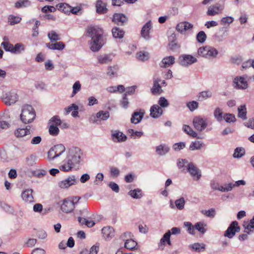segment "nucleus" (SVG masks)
Here are the masks:
<instances>
[{"mask_svg": "<svg viewBox=\"0 0 254 254\" xmlns=\"http://www.w3.org/2000/svg\"><path fill=\"white\" fill-rule=\"evenodd\" d=\"M103 32L98 27L89 26L87 28V36L91 38L90 49L93 52L98 51L104 45Z\"/></svg>", "mask_w": 254, "mask_h": 254, "instance_id": "nucleus-1", "label": "nucleus"}, {"mask_svg": "<svg viewBox=\"0 0 254 254\" xmlns=\"http://www.w3.org/2000/svg\"><path fill=\"white\" fill-rule=\"evenodd\" d=\"M218 53V51L214 47L205 46L200 47L198 49L196 56L213 60L217 57Z\"/></svg>", "mask_w": 254, "mask_h": 254, "instance_id": "nucleus-2", "label": "nucleus"}, {"mask_svg": "<svg viewBox=\"0 0 254 254\" xmlns=\"http://www.w3.org/2000/svg\"><path fill=\"white\" fill-rule=\"evenodd\" d=\"M78 196L70 197L59 202L61 210L66 213L71 212L75 208V205L80 199Z\"/></svg>", "mask_w": 254, "mask_h": 254, "instance_id": "nucleus-3", "label": "nucleus"}, {"mask_svg": "<svg viewBox=\"0 0 254 254\" xmlns=\"http://www.w3.org/2000/svg\"><path fill=\"white\" fill-rule=\"evenodd\" d=\"M36 114L31 105H26L23 106L20 114V120L24 124L32 123L35 119Z\"/></svg>", "mask_w": 254, "mask_h": 254, "instance_id": "nucleus-4", "label": "nucleus"}, {"mask_svg": "<svg viewBox=\"0 0 254 254\" xmlns=\"http://www.w3.org/2000/svg\"><path fill=\"white\" fill-rule=\"evenodd\" d=\"M82 156V153L79 148L73 147L69 150L67 157L74 164L76 168L79 169Z\"/></svg>", "mask_w": 254, "mask_h": 254, "instance_id": "nucleus-5", "label": "nucleus"}, {"mask_svg": "<svg viewBox=\"0 0 254 254\" xmlns=\"http://www.w3.org/2000/svg\"><path fill=\"white\" fill-rule=\"evenodd\" d=\"M65 147L62 144L55 145L48 152L47 159L49 161H53L60 156L65 152Z\"/></svg>", "mask_w": 254, "mask_h": 254, "instance_id": "nucleus-6", "label": "nucleus"}, {"mask_svg": "<svg viewBox=\"0 0 254 254\" xmlns=\"http://www.w3.org/2000/svg\"><path fill=\"white\" fill-rule=\"evenodd\" d=\"M194 127L198 131L204 130L208 125L207 119L200 116L194 117L192 120Z\"/></svg>", "mask_w": 254, "mask_h": 254, "instance_id": "nucleus-7", "label": "nucleus"}, {"mask_svg": "<svg viewBox=\"0 0 254 254\" xmlns=\"http://www.w3.org/2000/svg\"><path fill=\"white\" fill-rule=\"evenodd\" d=\"M30 128V126L19 127L15 130L14 135L17 138H24L25 140H29L31 138Z\"/></svg>", "mask_w": 254, "mask_h": 254, "instance_id": "nucleus-8", "label": "nucleus"}, {"mask_svg": "<svg viewBox=\"0 0 254 254\" xmlns=\"http://www.w3.org/2000/svg\"><path fill=\"white\" fill-rule=\"evenodd\" d=\"M78 182V181L75 176L70 175L65 179L59 182L58 186L62 189H66L71 186L77 184Z\"/></svg>", "mask_w": 254, "mask_h": 254, "instance_id": "nucleus-9", "label": "nucleus"}, {"mask_svg": "<svg viewBox=\"0 0 254 254\" xmlns=\"http://www.w3.org/2000/svg\"><path fill=\"white\" fill-rule=\"evenodd\" d=\"M197 62L196 58L191 55L184 54L179 58V64L184 67H188L190 65L196 63Z\"/></svg>", "mask_w": 254, "mask_h": 254, "instance_id": "nucleus-10", "label": "nucleus"}, {"mask_svg": "<svg viewBox=\"0 0 254 254\" xmlns=\"http://www.w3.org/2000/svg\"><path fill=\"white\" fill-rule=\"evenodd\" d=\"M240 228L236 221H233L224 232V236L229 239L232 238L236 232L240 231Z\"/></svg>", "mask_w": 254, "mask_h": 254, "instance_id": "nucleus-11", "label": "nucleus"}, {"mask_svg": "<svg viewBox=\"0 0 254 254\" xmlns=\"http://www.w3.org/2000/svg\"><path fill=\"white\" fill-rule=\"evenodd\" d=\"M193 180L198 181L201 177V171L192 163H190L187 169Z\"/></svg>", "mask_w": 254, "mask_h": 254, "instance_id": "nucleus-12", "label": "nucleus"}, {"mask_svg": "<svg viewBox=\"0 0 254 254\" xmlns=\"http://www.w3.org/2000/svg\"><path fill=\"white\" fill-rule=\"evenodd\" d=\"M247 79L244 76H237L233 80V86L240 89H246L248 88Z\"/></svg>", "mask_w": 254, "mask_h": 254, "instance_id": "nucleus-13", "label": "nucleus"}, {"mask_svg": "<svg viewBox=\"0 0 254 254\" xmlns=\"http://www.w3.org/2000/svg\"><path fill=\"white\" fill-rule=\"evenodd\" d=\"M18 99L17 93L14 91H10L6 93L4 95L3 100L7 105L14 104Z\"/></svg>", "mask_w": 254, "mask_h": 254, "instance_id": "nucleus-14", "label": "nucleus"}, {"mask_svg": "<svg viewBox=\"0 0 254 254\" xmlns=\"http://www.w3.org/2000/svg\"><path fill=\"white\" fill-rule=\"evenodd\" d=\"M59 169L61 171L64 172H69L71 171L72 169L77 170L76 167L74 164L68 159L66 157V158L64 160L61 165L60 166Z\"/></svg>", "mask_w": 254, "mask_h": 254, "instance_id": "nucleus-15", "label": "nucleus"}, {"mask_svg": "<svg viewBox=\"0 0 254 254\" xmlns=\"http://www.w3.org/2000/svg\"><path fill=\"white\" fill-rule=\"evenodd\" d=\"M170 150V147L166 143H161L155 147L157 155L160 156H165Z\"/></svg>", "mask_w": 254, "mask_h": 254, "instance_id": "nucleus-16", "label": "nucleus"}, {"mask_svg": "<svg viewBox=\"0 0 254 254\" xmlns=\"http://www.w3.org/2000/svg\"><path fill=\"white\" fill-rule=\"evenodd\" d=\"M193 24L188 22L183 21L179 23L176 26V30L182 34H185L186 32L192 29Z\"/></svg>", "mask_w": 254, "mask_h": 254, "instance_id": "nucleus-17", "label": "nucleus"}, {"mask_svg": "<svg viewBox=\"0 0 254 254\" xmlns=\"http://www.w3.org/2000/svg\"><path fill=\"white\" fill-rule=\"evenodd\" d=\"M111 132L112 139L115 142H124L127 139V136L122 131L119 130H112Z\"/></svg>", "mask_w": 254, "mask_h": 254, "instance_id": "nucleus-18", "label": "nucleus"}, {"mask_svg": "<svg viewBox=\"0 0 254 254\" xmlns=\"http://www.w3.org/2000/svg\"><path fill=\"white\" fill-rule=\"evenodd\" d=\"M113 56L111 54H102L97 57L98 63L101 64H108L112 62Z\"/></svg>", "mask_w": 254, "mask_h": 254, "instance_id": "nucleus-19", "label": "nucleus"}, {"mask_svg": "<svg viewBox=\"0 0 254 254\" xmlns=\"http://www.w3.org/2000/svg\"><path fill=\"white\" fill-rule=\"evenodd\" d=\"M151 28L152 24L150 21H149L147 22H146L142 28L141 31V35L146 40H148L150 39L149 33Z\"/></svg>", "mask_w": 254, "mask_h": 254, "instance_id": "nucleus-20", "label": "nucleus"}, {"mask_svg": "<svg viewBox=\"0 0 254 254\" xmlns=\"http://www.w3.org/2000/svg\"><path fill=\"white\" fill-rule=\"evenodd\" d=\"M150 116L154 119H157L163 114V110L158 105H154L150 109Z\"/></svg>", "mask_w": 254, "mask_h": 254, "instance_id": "nucleus-21", "label": "nucleus"}, {"mask_svg": "<svg viewBox=\"0 0 254 254\" xmlns=\"http://www.w3.org/2000/svg\"><path fill=\"white\" fill-rule=\"evenodd\" d=\"M127 20V18L122 13H115L112 21L118 25H123Z\"/></svg>", "mask_w": 254, "mask_h": 254, "instance_id": "nucleus-22", "label": "nucleus"}, {"mask_svg": "<svg viewBox=\"0 0 254 254\" xmlns=\"http://www.w3.org/2000/svg\"><path fill=\"white\" fill-rule=\"evenodd\" d=\"M102 232L104 238L109 240L115 236V231L113 227L108 226L102 228Z\"/></svg>", "mask_w": 254, "mask_h": 254, "instance_id": "nucleus-23", "label": "nucleus"}, {"mask_svg": "<svg viewBox=\"0 0 254 254\" xmlns=\"http://www.w3.org/2000/svg\"><path fill=\"white\" fill-rule=\"evenodd\" d=\"M33 190L32 189H27L21 193L22 199L26 202L31 203L34 202V198L32 195Z\"/></svg>", "mask_w": 254, "mask_h": 254, "instance_id": "nucleus-24", "label": "nucleus"}, {"mask_svg": "<svg viewBox=\"0 0 254 254\" xmlns=\"http://www.w3.org/2000/svg\"><path fill=\"white\" fill-rule=\"evenodd\" d=\"M175 58L174 56H169L163 58L160 64L161 67L166 68L173 65L175 63Z\"/></svg>", "mask_w": 254, "mask_h": 254, "instance_id": "nucleus-25", "label": "nucleus"}, {"mask_svg": "<svg viewBox=\"0 0 254 254\" xmlns=\"http://www.w3.org/2000/svg\"><path fill=\"white\" fill-rule=\"evenodd\" d=\"M170 237H171V233L169 231H167L166 233H165L162 238L160 240V242L159 244V246H165L166 244H167L168 245L171 246V242L170 240Z\"/></svg>", "mask_w": 254, "mask_h": 254, "instance_id": "nucleus-26", "label": "nucleus"}, {"mask_svg": "<svg viewBox=\"0 0 254 254\" xmlns=\"http://www.w3.org/2000/svg\"><path fill=\"white\" fill-rule=\"evenodd\" d=\"M212 92L209 90H206L200 92L197 95V97L199 101L205 100L208 98H211Z\"/></svg>", "mask_w": 254, "mask_h": 254, "instance_id": "nucleus-27", "label": "nucleus"}, {"mask_svg": "<svg viewBox=\"0 0 254 254\" xmlns=\"http://www.w3.org/2000/svg\"><path fill=\"white\" fill-rule=\"evenodd\" d=\"M128 194L134 199H140L143 196L142 190L138 188L130 190Z\"/></svg>", "mask_w": 254, "mask_h": 254, "instance_id": "nucleus-28", "label": "nucleus"}, {"mask_svg": "<svg viewBox=\"0 0 254 254\" xmlns=\"http://www.w3.org/2000/svg\"><path fill=\"white\" fill-rule=\"evenodd\" d=\"M46 46L49 49L53 50H62L65 47L64 43L62 42H58L56 43H47Z\"/></svg>", "mask_w": 254, "mask_h": 254, "instance_id": "nucleus-29", "label": "nucleus"}, {"mask_svg": "<svg viewBox=\"0 0 254 254\" xmlns=\"http://www.w3.org/2000/svg\"><path fill=\"white\" fill-rule=\"evenodd\" d=\"M96 11L98 13H105L107 11L106 4L103 2L101 0H98L96 4Z\"/></svg>", "mask_w": 254, "mask_h": 254, "instance_id": "nucleus-30", "label": "nucleus"}, {"mask_svg": "<svg viewBox=\"0 0 254 254\" xmlns=\"http://www.w3.org/2000/svg\"><path fill=\"white\" fill-rule=\"evenodd\" d=\"M137 242L131 239L126 240L125 243V247L130 251L137 250Z\"/></svg>", "mask_w": 254, "mask_h": 254, "instance_id": "nucleus-31", "label": "nucleus"}, {"mask_svg": "<svg viewBox=\"0 0 254 254\" xmlns=\"http://www.w3.org/2000/svg\"><path fill=\"white\" fill-rule=\"evenodd\" d=\"M125 90V88L123 85L118 86H111L107 87V91L110 93H115L119 92L122 93Z\"/></svg>", "mask_w": 254, "mask_h": 254, "instance_id": "nucleus-32", "label": "nucleus"}, {"mask_svg": "<svg viewBox=\"0 0 254 254\" xmlns=\"http://www.w3.org/2000/svg\"><path fill=\"white\" fill-rule=\"evenodd\" d=\"M204 146V144L202 141L195 140L190 143L189 146V149L191 151H194L196 150H200Z\"/></svg>", "mask_w": 254, "mask_h": 254, "instance_id": "nucleus-33", "label": "nucleus"}, {"mask_svg": "<svg viewBox=\"0 0 254 254\" xmlns=\"http://www.w3.org/2000/svg\"><path fill=\"white\" fill-rule=\"evenodd\" d=\"M243 227L245 229V232L249 234L251 232L254 230V215L250 222H244Z\"/></svg>", "mask_w": 254, "mask_h": 254, "instance_id": "nucleus-34", "label": "nucleus"}, {"mask_svg": "<svg viewBox=\"0 0 254 254\" xmlns=\"http://www.w3.org/2000/svg\"><path fill=\"white\" fill-rule=\"evenodd\" d=\"M160 81L161 80L159 79L154 80L153 86L151 89V92L153 94H160L162 92L161 87L159 83Z\"/></svg>", "mask_w": 254, "mask_h": 254, "instance_id": "nucleus-35", "label": "nucleus"}, {"mask_svg": "<svg viewBox=\"0 0 254 254\" xmlns=\"http://www.w3.org/2000/svg\"><path fill=\"white\" fill-rule=\"evenodd\" d=\"M143 117V113L135 112L132 114L130 121L134 124H137L141 121Z\"/></svg>", "mask_w": 254, "mask_h": 254, "instance_id": "nucleus-36", "label": "nucleus"}, {"mask_svg": "<svg viewBox=\"0 0 254 254\" xmlns=\"http://www.w3.org/2000/svg\"><path fill=\"white\" fill-rule=\"evenodd\" d=\"M238 117L245 120L247 119V109L245 105H241L238 108Z\"/></svg>", "mask_w": 254, "mask_h": 254, "instance_id": "nucleus-37", "label": "nucleus"}, {"mask_svg": "<svg viewBox=\"0 0 254 254\" xmlns=\"http://www.w3.org/2000/svg\"><path fill=\"white\" fill-rule=\"evenodd\" d=\"M207 225L203 222H198L194 225V230H197L201 234H204L206 232Z\"/></svg>", "mask_w": 254, "mask_h": 254, "instance_id": "nucleus-38", "label": "nucleus"}, {"mask_svg": "<svg viewBox=\"0 0 254 254\" xmlns=\"http://www.w3.org/2000/svg\"><path fill=\"white\" fill-rule=\"evenodd\" d=\"M119 69L118 65L110 66L108 67L107 74L111 77H114L117 76V71Z\"/></svg>", "mask_w": 254, "mask_h": 254, "instance_id": "nucleus-39", "label": "nucleus"}, {"mask_svg": "<svg viewBox=\"0 0 254 254\" xmlns=\"http://www.w3.org/2000/svg\"><path fill=\"white\" fill-rule=\"evenodd\" d=\"M87 217H78V221L81 225H85L88 227H91L95 225V222L91 220H88Z\"/></svg>", "mask_w": 254, "mask_h": 254, "instance_id": "nucleus-40", "label": "nucleus"}, {"mask_svg": "<svg viewBox=\"0 0 254 254\" xmlns=\"http://www.w3.org/2000/svg\"><path fill=\"white\" fill-rule=\"evenodd\" d=\"M113 36L115 38L122 39L123 38L125 32L118 27H114L112 29Z\"/></svg>", "mask_w": 254, "mask_h": 254, "instance_id": "nucleus-41", "label": "nucleus"}, {"mask_svg": "<svg viewBox=\"0 0 254 254\" xmlns=\"http://www.w3.org/2000/svg\"><path fill=\"white\" fill-rule=\"evenodd\" d=\"M183 130L187 134L193 137L197 138V133L194 131L189 126L184 125L183 126Z\"/></svg>", "mask_w": 254, "mask_h": 254, "instance_id": "nucleus-42", "label": "nucleus"}, {"mask_svg": "<svg viewBox=\"0 0 254 254\" xmlns=\"http://www.w3.org/2000/svg\"><path fill=\"white\" fill-rule=\"evenodd\" d=\"M58 9L63 11L64 13L70 14V6L66 3H61L57 5Z\"/></svg>", "mask_w": 254, "mask_h": 254, "instance_id": "nucleus-43", "label": "nucleus"}, {"mask_svg": "<svg viewBox=\"0 0 254 254\" xmlns=\"http://www.w3.org/2000/svg\"><path fill=\"white\" fill-rule=\"evenodd\" d=\"M205 244L203 243H196L192 245H190L189 247L196 252L203 251L205 249Z\"/></svg>", "mask_w": 254, "mask_h": 254, "instance_id": "nucleus-44", "label": "nucleus"}, {"mask_svg": "<svg viewBox=\"0 0 254 254\" xmlns=\"http://www.w3.org/2000/svg\"><path fill=\"white\" fill-rule=\"evenodd\" d=\"M190 163L187 159H179L177 160V166L179 169H183V170L188 169V166Z\"/></svg>", "mask_w": 254, "mask_h": 254, "instance_id": "nucleus-45", "label": "nucleus"}, {"mask_svg": "<svg viewBox=\"0 0 254 254\" xmlns=\"http://www.w3.org/2000/svg\"><path fill=\"white\" fill-rule=\"evenodd\" d=\"M24 50L25 47L23 44L17 43L13 46L12 54H19L24 52Z\"/></svg>", "mask_w": 254, "mask_h": 254, "instance_id": "nucleus-46", "label": "nucleus"}, {"mask_svg": "<svg viewBox=\"0 0 254 254\" xmlns=\"http://www.w3.org/2000/svg\"><path fill=\"white\" fill-rule=\"evenodd\" d=\"M96 117L101 120L106 121L110 117V114L108 111H99L96 115Z\"/></svg>", "mask_w": 254, "mask_h": 254, "instance_id": "nucleus-47", "label": "nucleus"}, {"mask_svg": "<svg viewBox=\"0 0 254 254\" xmlns=\"http://www.w3.org/2000/svg\"><path fill=\"white\" fill-rule=\"evenodd\" d=\"M136 58L141 61H145L149 58V54L145 51H140L136 54Z\"/></svg>", "mask_w": 254, "mask_h": 254, "instance_id": "nucleus-48", "label": "nucleus"}, {"mask_svg": "<svg viewBox=\"0 0 254 254\" xmlns=\"http://www.w3.org/2000/svg\"><path fill=\"white\" fill-rule=\"evenodd\" d=\"M245 150L243 147H237L235 150L233 156L235 158H239L245 155Z\"/></svg>", "mask_w": 254, "mask_h": 254, "instance_id": "nucleus-49", "label": "nucleus"}, {"mask_svg": "<svg viewBox=\"0 0 254 254\" xmlns=\"http://www.w3.org/2000/svg\"><path fill=\"white\" fill-rule=\"evenodd\" d=\"M214 117L218 122H221L223 119V112L222 110L219 108H216L214 111Z\"/></svg>", "mask_w": 254, "mask_h": 254, "instance_id": "nucleus-50", "label": "nucleus"}, {"mask_svg": "<svg viewBox=\"0 0 254 254\" xmlns=\"http://www.w3.org/2000/svg\"><path fill=\"white\" fill-rule=\"evenodd\" d=\"M185 198L183 197L180 198L179 199H177L175 201V206L179 210H183L184 208L185 204Z\"/></svg>", "mask_w": 254, "mask_h": 254, "instance_id": "nucleus-51", "label": "nucleus"}, {"mask_svg": "<svg viewBox=\"0 0 254 254\" xmlns=\"http://www.w3.org/2000/svg\"><path fill=\"white\" fill-rule=\"evenodd\" d=\"M206 35L203 31L199 32L196 36V40L199 43L202 44L205 42L206 40Z\"/></svg>", "mask_w": 254, "mask_h": 254, "instance_id": "nucleus-52", "label": "nucleus"}, {"mask_svg": "<svg viewBox=\"0 0 254 254\" xmlns=\"http://www.w3.org/2000/svg\"><path fill=\"white\" fill-rule=\"evenodd\" d=\"M48 37L51 42L58 41L61 39L60 35L54 30L50 31L48 33Z\"/></svg>", "mask_w": 254, "mask_h": 254, "instance_id": "nucleus-53", "label": "nucleus"}, {"mask_svg": "<svg viewBox=\"0 0 254 254\" xmlns=\"http://www.w3.org/2000/svg\"><path fill=\"white\" fill-rule=\"evenodd\" d=\"M36 160V156L32 154L26 158V163L29 166H33L35 164Z\"/></svg>", "mask_w": 254, "mask_h": 254, "instance_id": "nucleus-54", "label": "nucleus"}, {"mask_svg": "<svg viewBox=\"0 0 254 254\" xmlns=\"http://www.w3.org/2000/svg\"><path fill=\"white\" fill-rule=\"evenodd\" d=\"M81 88V86L79 81H76L72 86V92L71 97H73L74 95L78 93Z\"/></svg>", "mask_w": 254, "mask_h": 254, "instance_id": "nucleus-55", "label": "nucleus"}, {"mask_svg": "<svg viewBox=\"0 0 254 254\" xmlns=\"http://www.w3.org/2000/svg\"><path fill=\"white\" fill-rule=\"evenodd\" d=\"M62 121L60 120V118L58 116H55L52 117L50 120L49 122V125H52L58 126H60L62 124Z\"/></svg>", "mask_w": 254, "mask_h": 254, "instance_id": "nucleus-56", "label": "nucleus"}, {"mask_svg": "<svg viewBox=\"0 0 254 254\" xmlns=\"http://www.w3.org/2000/svg\"><path fill=\"white\" fill-rule=\"evenodd\" d=\"M223 119L228 123H234L236 121L235 116L233 114L229 113L224 114Z\"/></svg>", "mask_w": 254, "mask_h": 254, "instance_id": "nucleus-57", "label": "nucleus"}, {"mask_svg": "<svg viewBox=\"0 0 254 254\" xmlns=\"http://www.w3.org/2000/svg\"><path fill=\"white\" fill-rule=\"evenodd\" d=\"M184 226L187 228V231L191 235L195 234L194 225L192 226L190 222H185L184 223Z\"/></svg>", "mask_w": 254, "mask_h": 254, "instance_id": "nucleus-58", "label": "nucleus"}, {"mask_svg": "<svg viewBox=\"0 0 254 254\" xmlns=\"http://www.w3.org/2000/svg\"><path fill=\"white\" fill-rule=\"evenodd\" d=\"M128 132L130 134L131 137L134 139L140 138L143 135V132L142 131H135L132 129H129Z\"/></svg>", "mask_w": 254, "mask_h": 254, "instance_id": "nucleus-59", "label": "nucleus"}, {"mask_svg": "<svg viewBox=\"0 0 254 254\" xmlns=\"http://www.w3.org/2000/svg\"><path fill=\"white\" fill-rule=\"evenodd\" d=\"M79 109L78 106L75 104H71L70 106L66 107L64 109V114L67 115L70 112H72L73 110H78Z\"/></svg>", "mask_w": 254, "mask_h": 254, "instance_id": "nucleus-60", "label": "nucleus"}, {"mask_svg": "<svg viewBox=\"0 0 254 254\" xmlns=\"http://www.w3.org/2000/svg\"><path fill=\"white\" fill-rule=\"evenodd\" d=\"M0 207L5 212L9 213H13L14 212V209L11 206L8 205L5 203H1Z\"/></svg>", "mask_w": 254, "mask_h": 254, "instance_id": "nucleus-61", "label": "nucleus"}, {"mask_svg": "<svg viewBox=\"0 0 254 254\" xmlns=\"http://www.w3.org/2000/svg\"><path fill=\"white\" fill-rule=\"evenodd\" d=\"M21 20V17L12 15H10L8 17V21L10 25H14L18 23Z\"/></svg>", "mask_w": 254, "mask_h": 254, "instance_id": "nucleus-62", "label": "nucleus"}, {"mask_svg": "<svg viewBox=\"0 0 254 254\" xmlns=\"http://www.w3.org/2000/svg\"><path fill=\"white\" fill-rule=\"evenodd\" d=\"M49 133L53 136L57 135L60 131V130L58 127L52 125H49Z\"/></svg>", "mask_w": 254, "mask_h": 254, "instance_id": "nucleus-63", "label": "nucleus"}, {"mask_svg": "<svg viewBox=\"0 0 254 254\" xmlns=\"http://www.w3.org/2000/svg\"><path fill=\"white\" fill-rule=\"evenodd\" d=\"M219 7L218 6H210L208 8L207 14L208 15L213 16L218 13Z\"/></svg>", "mask_w": 254, "mask_h": 254, "instance_id": "nucleus-64", "label": "nucleus"}]
</instances>
